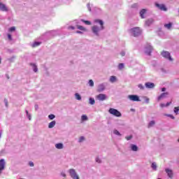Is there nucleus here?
<instances>
[{"instance_id": "38", "label": "nucleus", "mask_w": 179, "mask_h": 179, "mask_svg": "<svg viewBox=\"0 0 179 179\" xmlns=\"http://www.w3.org/2000/svg\"><path fill=\"white\" fill-rule=\"evenodd\" d=\"M25 112H26L27 117L28 120H29V121H31V115L30 113H29L28 110H25Z\"/></svg>"}, {"instance_id": "55", "label": "nucleus", "mask_w": 179, "mask_h": 179, "mask_svg": "<svg viewBox=\"0 0 179 179\" xmlns=\"http://www.w3.org/2000/svg\"><path fill=\"white\" fill-rule=\"evenodd\" d=\"M2 64V59L0 57V64Z\"/></svg>"}, {"instance_id": "23", "label": "nucleus", "mask_w": 179, "mask_h": 179, "mask_svg": "<svg viewBox=\"0 0 179 179\" xmlns=\"http://www.w3.org/2000/svg\"><path fill=\"white\" fill-rule=\"evenodd\" d=\"M56 124H57V122L55 120L50 122L48 124V128L49 129L54 128Z\"/></svg>"}, {"instance_id": "46", "label": "nucleus", "mask_w": 179, "mask_h": 179, "mask_svg": "<svg viewBox=\"0 0 179 179\" xmlns=\"http://www.w3.org/2000/svg\"><path fill=\"white\" fill-rule=\"evenodd\" d=\"M120 55L121 57H125V51L122 50V52H120Z\"/></svg>"}, {"instance_id": "13", "label": "nucleus", "mask_w": 179, "mask_h": 179, "mask_svg": "<svg viewBox=\"0 0 179 179\" xmlns=\"http://www.w3.org/2000/svg\"><path fill=\"white\" fill-rule=\"evenodd\" d=\"M0 10H1L2 12H8L9 9L8 8V6H6V5L0 2Z\"/></svg>"}, {"instance_id": "50", "label": "nucleus", "mask_w": 179, "mask_h": 179, "mask_svg": "<svg viewBox=\"0 0 179 179\" xmlns=\"http://www.w3.org/2000/svg\"><path fill=\"white\" fill-rule=\"evenodd\" d=\"M61 176L62 177H66V174L65 173V172H62L61 173Z\"/></svg>"}, {"instance_id": "28", "label": "nucleus", "mask_w": 179, "mask_h": 179, "mask_svg": "<svg viewBox=\"0 0 179 179\" xmlns=\"http://www.w3.org/2000/svg\"><path fill=\"white\" fill-rule=\"evenodd\" d=\"M74 96H75L76 100H78V101L82 100V96H80V94L79 93H76L74 94Z\"/></svg>"}, {"instance_id": "12", "label": "nucleus", "mask_w": 179, "mask_h": 179, "mask_svg": "<svg viewBox=\"0 0 179 179\" xmlns=\"http://www.w3.org/2000/svg\"><path fill=\"white\" fill-rule=\"evenodd\" d=\"M155 6L158 8V9H160V10H164V12L167 10V8H166L164 4H159V3H156Z\"/></svg>"}, {"instance_id": "3", "label": "nucleus", "mask_w": 179, "mask_h": 179, "mask_svg": "<svg viewBox=\"0 0 179 179\" xmlns=\"http://www.w3.org/2000/svg\"><path fill=\"white\" fill-rule=\"evenodd\" d=\"M68 173L72 179H80L79 177V174H78V172H76V170L73 169H70L68 171Z\"/></svg>"}, {"instance_id": "47", "label": "nucleus", "mask_w": 179, "mask_h": 179, "mask_svg": "<svg viewBox=\"0 0 179 179\" xmlns=\"http://www.w3.org/2000/svg\"><path fill=\"white\" fill-rule=\"evenodd\" d=\"M125 138L127 141H131V139H132V136H126Z\"/></svg>"}, {"instance_id": "48", "label": "nucleus", "mask_w": 179, "mask_h": 179, "mask_svg": "<svg viewBox=\"0 0 179 179\" xmlns=\"http://www.w3.org/2000/svg\"><path fill=\"white\" fill-rule=\"evenodd\" d=\"M87 8L88 10H90H90H92V8H90V3H88L87 4Z\"/></svg>"}, {"instance_id": "56", "label": "nucleus", "mask_w": 179, "mask_h": 179, "mask_svg": "<svg viewBox=\"0 0 179 179\" xmlns=\"http://www.w3.org/2000/svg\"><path fill=\"white\" fill-rule=\"evenodd\" d=\"M6 106L8 107V101L6 102Z\"/></svg>"}, {"instance_id": "14", "label": "nucleus", "mask_w": 179, "mask_h": 179, "mask_svg": "<svg viewBox=\"0 0 179 179\" xmlns=\"http://www.w3.org/2000/svg\"><path fill=\"white\" fill-rule=\"evenodd\" d=\"M165 171L168 176V177H169V178H173L174 174L173 173V170L170 169H166Z\"/></svg>"}, {"instance_id": "16", "label": "nucleus", "mask_w": 179, "mask_h": 179, "mask_svg": "<svg viewBox=\"0 0 179 179\" xmlns=\"http://www.w3.org/2000/svg\"><path fill=\"white\" fill-rule=\"evenodd\" d=\"M30 66H31V68H32L34 72H35V73L38 72V67L37 66V64H36L35 63H31Z\"/></svg>"}, {"instance_id": "27", "label": "nucleus", "mask_w": 179, "mask_h": 179, "mask_svg": "<svg viewBox=\"0 0 179 179\" xmlns=\"http://www.w3.org/2000/svg\"><path fill=\"white\" fill-rule=\"evenodd\" d=\"M95 162H96V163H98V164H101V163H103V161L101 160V158L99 156H96L95 157Z\"/></svg>"}, {"instance_id": "6", "label": "nucleus", "mask_w": 179, "mask_h": 179, "mask_svg": "<svg viewBox=\"0 0 179 179\" xmlns=\"http://www.w3.org/2000/svg\"><path fill=\"white\" fill-rule=\"evenodd\" d=\"M152 51H153V47H152L150 44L145 45L144 48V52L146 55H150V54H152Z\"/></svg>"}, {"instance_id": "54", "label": "nucleus", "mask_w": 179, "mask_h": 179, "mask_svg": "<svg viewBox=\"0 0 179 179\" xmlns=\"http://www.w3.org/2000/svg\"><path fill=\"white\" fill-rule=\"evenodd\" d=\"M166 87H162V92H166Z\"/></svg>"}, {"instance_id": "58", "label": "nucleus", "mask_w": 179, "mask_h": 179, "mask_svg": "<svg viewBox=\"0 0 179 179\" xmlns=\"http://www.w3.org/2000/svg\"><path fill=\"white\" fill-rule=\"evenodd\" d=\"M131 111H134V109H131Z\"/></svg>"}, {"instance_id": "24", "label": "nucleus", "mask_w": 179, "mask_h": 179, "mask_svg": "<svg viewBox=\"0 0 179 179\" xmlns=\"http://www.w3.org/2000/svg\"><path fill=\"white\" fill-rule=\"evenodd\" d=\"M154 20L153 19L150 18L145 21V26H150L153 23Z\"/></svg>"}, {"instance_id": "49", "label": "nucleus", "mask_w": 179, "mask_h": 179, "mask_svg": "<svg viewBox=\"0 0 179 179\" xmlns=\"http://www.w3.org/2000/svg\"><path fill=\"white\" fill-rule=\"evenodd\" d=\"M76 33L77 34H83V33H85L83 31H76Z\"/></svg>"}, {"instance_id": "4", "label": "nucleus", "mask_w": 179, "mask_h": 179, "mask_svg": "<svg viewBox=\"0 0 179 179\" xmlns=\"http://www.w3.org/2000/svg\"><path fill=\"white\" fill-rule=\"evenodd\" d=\"M108 113L110 114H111L112 115H114L115 117H122V114L121 112H120L118 110L113 108H110L108 110Z\"/></svg>"}, {"instance_id": "22", "label": "nucleus", "mask_w": 179, "mask_h": 179, "mask_svg": "<svg viewBox=\"0 0 179 179\" xmlns=\"http://www.w3.org/2000/svg\"><path fill=\"white\" fill-rule=\"evenodd\" d=\"M76 28L78 29V30H80L81 31H84V32L87 31V29H86V27L82 25H76Z\"/></svg>"}, {"instance_id": "44", "label": "nucleus", "mask_w": 179, "mask_h": 179, "mask_svg": "<svg viewBox=\"0 0 179 179\" xmlns=\"http://www.w3.org/2000/svg\"><path fill=\"white\" fill-rule=\"evenodd\" d=\"M68 30H75V27H73V26H69V27H68Z\"/></svg>"}, {"instance_id": "17", "label": "nucleus", "mask_w": 179, "mask_h": 179, "mask_svg": "<svg viewBox=\"0 0 179 179\" xmlns=\"http://www.w3.org/2000/svg\"><path fill=\"white\" fill-rule=\"evenodd\" d=\"M145 86L147 89H153L155 87V83H145Z\"/></svg>"}, {"instance_id": "59", "label": "nucleus", "mask_w": 179, "mask_h": 179, "mask_svg": "<svg viewBox=\"0 0 179 179\" xmlns=\"http://www.w3.org/2000/svg\"><path fill=\"white\" fill-rule=\"evenodd\" d=\"M158 179H162V178H158Z\"/></svg>"}, {"instance_id": "40", "label": "nucleus", "mask_w": 179, "mask_h": 179, "mask_svg": "<svg viewBox=\"0 0 179 179\" xmlns=\"http://www.w3.org/2000/svg\"><path fill=\"white\" fill-rule=\"evenodd\" d=\"M15 30H16V27H11L8 29V31H10V33L15 31Z\"/></svg>"}, {"instance_id": "2", "label": "nucleus", "mask_w": 179, "mask_h": 179, "mask_svg": "<svg viewBox=\"0 0 179 179\" xmlns=\"http://www.w3.org/2000/svg\"><path fill=\"white\" fill-rule=\"evenodd\" d=\"M129 33L131 36L138 37V36H141V34H142V29H141L140 27H134L129 30Z\"/></svg>"}, {"instance_id": "33", "label": "nucleus", "mask_w": 179, "mask_h": 179, "mask_svg": "<svg viewBox=\"0 0 179 179\" xmlns=\"http://www.w3.org/2000/svg\"><path fill=\"white\" fill-rule=\"evenodd\" d=\"M124 68H125V65L124 64V63H120L118 64V69L120 71H122V69H124Z\"/></svg>"}, {"instance_id": "30", "label": "nucleus", "mask_w": 179, "mask_h": 179, "mask_svg": "<svg viewBox=\"0 0 179 179\" xmlns=\"http://www.w3.org/2000/svg\"><path fill=\"white\" fill-rule=\"evenodd\" d=\"M156 122L155 120H151L148 124V128H152V127H155Z\"/></svg>"}, {"instance_id": "39", "label": "nucleus", "mask_w": 179, "mask_h": 179, "mask_svg": "<svg viewBox=\"0 0 179 179\" xmlns=\"http://www.w3.org/2000/svg\"><path fill=\"white\" fill-rule=\"evenodd\" d=\"M173 113H175V114H176V115L178 114V113H179V107L178 106V107H175L173 108Z\"/></svg>"}, {"instance_id": "19", "label": "nucleus", "mask_w": 179, "mask_h": 179, "mask_svg": "<svg viewBox=\"0 0 179 179\" xmlns=\"http://www.w3.org/2000/svg\"><path fill=\"white\" fill-rule=\"evenodd\" d=\"M146 12H148V10L143 8L141 11H140V16L141 17V19H145V14H146Z\"/></svg>"}, {"instance_id": "35", "label": "nucleus", "mask_w": 179, "mask_h": 179, "mask_svg": "<svg viewBox=\"0 0 179 179\" xmlns=\"http://www.w3.org/2000/svg\"><path fill=\"white\" fill-rule=\"evenodd\" d=\"M114 135H116L117 136H121V133L117 129L113 130Z\"/></svg>"}, {"instance_id": "45", "label": "nucleus", "mask_w": 179, "mask_h": 179, "mask_svg": "<svg viewBox=\"0 0 179 179\" xmlns=\"http://www.w3.org/2000/svg\"><path fill=\"white\" fill-rule=\"evenodd\" d=\"M7 36H8V40H10V41H12V35H10V34H8Z\"/></svg>"}, {"instance_id": "26", "label": "nucleus", "mask_w": 179, "mask_h": 179, "mask_svg": "<svg viewBox=\"0 0 179 179\" xmlns=\"http://www.w3.org/2000/svg\"><path fill=\"white\" fill-rule=\"evenodd\" d=\"M89 104H90L91 106H94V104H96V101L94 98L90 97L89 99Z\"/></svg>"}, {"instance_id": "57", "label": "nucleus", "mask_w": 179, "mask_h": 179, "mask_svg": "<svg viewBox=\"0 0 179 179\" xmlns=\"http://www.w3.org/2000/svg\"><path fill=\"white\" fill-rule=\"evenodd\" d=\"M1 135H2V134H1V133H0V138H1Z\"/></svg>"}, {"instance_id": "32", "label": "nucleus", "mask_w": 179, "mask_h": 179, "mask_svg": "<svg viewBox=\"0 0 179 179\" xmlns=\"http://www.w3.org/2000/svg\"><path fill=\"white\" fill-rule=\"evenodd\" d=\"M83 23H85V24H87V26H90L92 24V22L89 20H81Z\"/></svg>"}, {"instance_id": "8", "label": "nucleus", "mask_w": 179, "mask_h": 179, "mask_svg": "<svg viewBox=\"0 0 179 179\" xmlns=\"http://www.w3.org/2000/svg\"><path fill=\"white\" fill-rule=\"evenodd\" d=\"M96 99L99 101H104L107 99V96L105 94H99L96 95Z\"/></svg>"}, {"instance_id": "9", "label": "nucleus", "mask_w": 179, "mask_h": 179, "mask_svg": "<svg viewBox=\"0 0 179 179\" xmlns=\"http://www.w3.org/2000/svg\"><path fill=\"white\" fill-rule=\"evenodd\" d=\"M169 92H163L158 97H157V100L158 101H160V100H163V99H167V97H169Z\"/></svg>"}, {"instance_id": "51", "label": "nucleus", "mask_w": 179, "mask_h": 179, "mask_svg": "<svg viewBox=\"0 0 179 179\" xmlns=\"http://www.w3.org/2000/svg\"><path fill=\"white\" fill-rule=\"evenodd\" d=\"M160 107H161L162 108H163L164 107H166V104H164V103H161V104H160Z\"/></svg>"}, {"instance_id": "36", "label": "nucleus", "mask_w": 179, "mask_h": 179, "mask_svg": "<svg viewBox=\"0 0 179 179\" xmlns=\"http://www.w3.org/2000/svg\"><path fill=\"white\" fill-rule=\"evenodd\" d=\"M88 85L90 87H93L94 86V82L93 80H90L88 82Z\"/></svg>"}, {"instance_id": "41", "label": "nucleus", "mask_w": 179, "mask_h": 179, "mask_svg": "<svg viewBox=\"0 0 179 179\" xmlns=\"http://www.w3.org/2000/svg\"><path fill=\"white\" fill-rule=\"evenodd\" d=\"M138 89H140L141 90H145V87H144L143 85H142V84H138Z\"/></svg>"}, {"instance_id": "31", "label": "nucleus", "mask_w": 179, "mask_h": 179, "mask_svg": "<svg viewBox=\"0 0 179 179\" xmlns=\"http://www.w3.org/2000/svg\"><path fill=\"white\" fill-rule=\"evenodd\" d=\"M85 141H86V138H85V136H80L78 138V143H83V142H85Z\"/></svg>"}, {"instance_id": "11", "label": "nucleus", "mask_w": 179, "mask_h": 179, "mask_svg": "<svg viewBox=\"0 0 179 179\" xmlns=\"http://www.w3.org/2000/svg\"><path fill=\"white\" fill-rule=\"evenodd\" d=\"M5 159H0V175L2 174V171L5 170Z\"/></svg>"}, {"instance_id": "25", "label": "nucleus", "mask_w": 179, "mask_h": 179, "mask_svg": "<svg viewBox=\"0 0 179 179\" xmlns=\"http://www.w3.org/2000/svg\"><path fill=\"white\" fill-rule=\"evenodd\" d=\"M41 44V43L40 42H34L31 44V47H32V48H36V47H38V45H40Z\"/></svg>"}, {"instance_id": "42", "label": "nucleus", "mask_w": 179, "mask_h": 179, "mask_svg": "<svg viewBox=\"0 0 179 179\" xmlns=\"http://www.w3.org/2000/svg\"><path fill=\"white\" fill-rule=\"evenodd\" d=\"M49 120H54L55 118V115L51 114L48 115Z\"/></svg>"}, {"instance_id": "37", "label": "nucleus", "mask_w": 179, "mask_h": 179, "mask_svg": "<svg viewBox=\"0 0 179 179\" xmlns=\"http://www.w3.org/2000/svg\"><path fill=\"white\" fill-rule=\"evenodd\" d=\"M87 120H89V119L87 118V115H83L81 116V121H87Z\"/></svg>"}, {"instance_id": "7", "label": "nucleus", "mask_w": 179, "mask_h": 179, "mask_svg": "<svg viewBox=\"0 0 179 179\" xmlns=\"http://www.w3.org/2000/svg\"><path fill=\"white\" fill-rule=\"evenodd\" d=\"M127 99H129V100L131 101H141V99L138 95H128Z\"/></svg>"}, {"instance_id": "18", "label": "nucleus", "mask_w": 179, "mask_h": 179, "mask_svg": "<svg viewBox=\"0 0 179 179\" xmlns=\"http://www.w3.org/2000/svg\"><path fill=\"white\" fill-rule=\"evenodd\" d=\"M117 80L118 79L115 76H111L109 78V82H110V83H115V82H117Z\"/></svg>"}, {"instance_id": "20", "label": "nucleus", "mask_w": 179, "mask_h": 179, "mask_svg": "<svg viewBox=\"0 0 179 179\" xmlns=\"http://www.w3.org/2000/svg\"><path fill=\"white\" fill-rule=\"evenodd\" d=\"M55 148L56 149L62 150L64 149V143H58L55 145Z\"/></svg>"}, {"instance_id": "53", "label": "nucleus", "mask_w": 179, "mask_h": 179, "mask_svg": "<svg viewBox=\"0 0 179 179\" xmlns=\"http://www.w3.org/2000/svg\"><path fill=\"white\" fill-rule=\"evenodd\" d=\"M149 98H146L145 99V103H147V104H148V103H149Z\"/></svg>"}, {"instance_id": "21", "label": "nucleus", "mask_w": 179, "mask_h": 179, "mask_svg": "<svg viewBox=\"0 0 179 179\" xmlns=\"http://www.w3.org/2000/svg\"><path fill=\"white\" fill-rule=\"evenodd\" d=\"M164 27H165V29H167V30H171V27H173V22L164 24Z\"/></svg>"}, {"instance_id": "1", "label": "nucleus", "mask_w": 179, "mask_h": 179, "mask_svg": "<svg viewBox=\"0 0 179 179\" xmlns=\"http://www.w3.org/2000/svg\"><path fill=\"white\" fill-rule=\"evenodd\" d=\"M93 22L91 31L95 37H100V32L104 29V22L102 20L95 19Z\"/></svg>"}, {"instance_id": "29", "label": "nucleus", "mask_w": 179, "mask_h": 179, "mask_svg": "<svg viewBox=\"0 0 179 179\" xmlns=\"http://www.w3.org/2000/svg\"><path fill=\"white\" fill-rule=\"evenodd\" d=\"M151 167H152V170H154L155 171H157V164H156V162H153L151 164Z\"/></svg>"}, {"instance_id": "10", "label": "nucleus", "mask_w": 179, "mask_h": 179, "mask_svg": "<svg viewBox=\"0 0 179 179\" xmlns=\"http://www.w3.org/2000/svg\"><path fill=\"white\" fill-rule=\"evenodd\" d=\"M104 90H106V84H104V83L98 85L97 92L100 93L101 92H104Z\"/></svg>"}, {"instance_id": "15", "label": "nucleus", "mask_w": 179, "mask_h": 179, "mask_svg": "<svg viewBox=\"0 0 179 179\" xmlns=\"http://www.w3.org/2000/svg\"><path fill=\"white\" fill-rule=\"evenodd\" d=\"M130 150L131 152H138L139 150V147L135 144L130 145Z\"/></svg>"}, {"instance_id": "43", "label": "nucleus", "mask_w": 179, "mask_h": 179, "mask_svg": "<svg viewBox=\"0 0 179 179\" xmlns=\"http://www.w3.org/2000/svg\"><path fill=\"white\" fill-rule=\"evenodd\" d=\"M29 166L30 167H34V163L33 162L30 161V162H29Z\"/></svg>"}, {"instance_id": "34", "label": "nucleus", "mask_w": 179, "mask_h": 179, "mask_svg": "<svg viewBox=\"0 0 179 179\" xmlns=\"http://www.w3.org/2000/svg\"><path fill=\"white\" fill-rule=\"evenodd\" d=\"M164 115L165 117H169V118H171V120H176V117H174V115L171 114H164Z\"/></svg>"}, {"instance_id": "5", "label": "nucleus", "mask_w": 179, "mask_h": 179, "mask_svg": "<svg viewBox=\"0 0 179 179\" xmlns=\"http://www.w3.org/2000/svg\"><path fill=\"white\" fill-rule=\"evenodd\" d=\"M162 57L165 58V59H167L168 61H170L171 62H173V57H171V55L166 50L162 51L161 53Z\"/></svg>"}, {"instance_id": "52", "label": "nucleus", "mask_w": 179, "mask_h": 179, "mask_svg": "<svg viewBox=\"0 0 179 179\" xmlns=\"http://www.w3.org/2000/svg\"><path fill=\"white\" fill-rule=\"evenodd\" d=\"M171 104V102H168L166 104H165L166 107H169Z\"/></svg>"}]
</instances>
